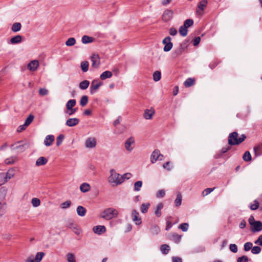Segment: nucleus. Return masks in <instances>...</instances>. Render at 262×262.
<instances>
[{"label":"nucleus","mask_w":262,"mask_h":262,"mask_svg":"<svg viewBox=\"0 0 262 262\" xmlns=\"http://www.w3.org/2000/svg\"><path fill=\"white\" fill-rule=\"evenodd\" d=\"M238 134L236 132H233L229 135L228 142L229 145H238L241 144L246 139V136L242 134L238 138Z\"/></svg>","instance_id":"f257e3e1"},{"label":"nucleus","mask_w":262,"mask_h":262,"mask_svg":"<svg viewBox=\"0 0 262 262\" xmlns=\"http://www.w3.org/2000/svg\"><path fill=\"white\" fill-rule=\"evenodd\" d=\"M111 175L108 178L109 183H116L117 185H120L124 181L125 178L123 176L116 172L115 170L112 169L110 170Z\"/></svg>","instance_id":"f03ea898"},{"label":"nucleus","mask_w":262,"mask_h":262,"mask_svg":"<svg viewBox=\"0 0 262 262\" xmlns=\"http://www.w3.org/2000/svg\"><path fill=\"white\" fill-rule=\"evenodd\" d=\"M118 214L117 210L112 208L105 209L101 214V217L106 220L112 219L114 217H117Z\"/></svg>","instance_id":"7ed1b4c3"},{"label":"nucleus","mask_w":262,"mask_h":262,"mask_svg":"<svg viewBox=\"0 0 262 262\" xmlns=\"http://www.w3.org/2000/svg\"><path fill=\"white\" fill-rule=\"evenodd\" d=\"M171 38L170 36L166 37L162 41V43L164 45L163 51L164 52H169L171 50L173 47V43L171 42Z\"/></svg>","instance_id":"20e7f679"},{"label":"nucleus","mask_w":262,"mask_h":262,"mask_svg":"<svg viewBox=\"0 0 262 262\" xmlns=\"http://www.w3.org/2000/svg\"><path fill=\"white\" fill-rule=\"evenodd\" d=\"M173 15V12L172 10L168 9H166L162 15V19L164 22H168L172 19Z\"/></svg>","instance_id":"39448f33"},{"label":"nucleus","mask_w":262,"mask_h":262,"mask_svg":"<svg viewBox=\"0 0 262 262\" xmlns=\"http://www.w3.org/2000/svg\"><path fill=\"white\" fill-rule=\"evenodd\" d=\"M98 80L95 79L93 80L91 83L90 93L92 95L94 94L96 92V90L103 84L101 81L98 82Z\"/></svg>","instance_id":"423d86ee"},{"label":"nucleus","mask_w":262,"mask_h":262,"mask_svg":"<svg viewBox=\"0 0 262 262\" xmlns=\"http://www.w3.org/2000/svg\"><path fill=\"white\" fill-rule=\"evenodd\" d=\"M250 230L253 232H258L262 230V222L259 221L255 222L250 226Z\"/></svg>","instance_id":"0eeeda50"},{"label":"nucleus","mask_w":262,"mask_h":262,"mask_svg":"<svg viewBox=\"0 0 262 262\" xmlns=\"http://www.w3.org/2000/svg\"><path fill=\"white\" fill-rule=\"evenodd\" d=\"M160 156H162V155L160 153L159 149H155L152 153L150 157V161L152 163H155L158 160H162V159L160 158Z\"/></svg>","instance_id":"6e6552de"},{"label":"nucleus","mask_w":262,"mask_h":262,"mask_svg":"<svg viewBox=\"0 0 262 262\" xmlns=\"http://www.w3.org/2000/svg\"><path fill=\"white\" fill-rule=\"evenodd\" d=\"M15 144H12L11 147L13 150H18L19 152H23L29 147V144L27 142L24 143L22 144L16 145L14 146Z\"/></svg>","instance_id":"1a4fd4ad"},{"label":"nucleus","mask_w":262,"mask_h":262,"mask_svg":"<svg viewBox=\"0 0 262 262\" xmlns=\"http://www.w3.org/2000/svg\"><path fill=\"white\" fill-rule=\"evenodd\" d=\"M92 62V66L94 68H98L100 65V58L98 54H93L91 56Z\"/></svg>","instance_id":"9d476101"},{"label":"nucleus","mask_w":262,"mask_h":262,"mask_svg":"<svg viewBox=\"0 0 262 262\" xmlns=\"http://www.w3.org/2000/svg\"><path fill=\"white\" fill-rule=\"evenodd\" d=\"M96 141L94 138H89L85 142V146L87 148H92L96 146Z\"/></svg>","instance_id":"9b49d317"},{"label":"nucleus","mask_w":262,"mask_h":262,"mask_svg":"<svg viewBox=\"0 0 262 262\" xmlns=\"http://www.w3.org/2000/svg\"><path fill=\"white\" fill-rule=\"evenodd\" d=\"M133 221L136 225H140L142 223L141 218L139 216V212L136 210H133L132 213Z\"/></svg>","instance_id":"f8f14e48"},{"label":"nucleus","mask_w":262,"mask_h":262,"mask_svg":"<svg viewBox=\"0 0 262 262\" xmlns=\"http://www.w3.org/2000/svg\"><path fill=\"white\" fill-rule=\"evenodd\" d=\"M79 119L77 118L68 119L66 122V125L69 127H74L79 123Z\"/></svg>","instance_id":"ddd939ff"},{"label":"nucleus","mask_w":262,"mask_h":262,"mask_svg":"<svg viewBox=\"0 0 262 262\" xmlns=\"http://www.w3.org/2000/svg\"><path fill=\"white\" fill-rule=\"evenodd\" d=\"M135 143L134 138L132 137L127 139L125 142V147L128 151H131L133 148L131 147L132 144Z\"/></svg>","instance_id":"4468645a"},{"label":"nucleus","mask_w":262,"mask_h":262,"mask_svg":"<svg viewBox=\"0 0 262 262\" xmlns=\"http://www.w3.org/2000/svg\"><path fill=\"white\" fill-rule=\"evenodd\" d=\"M93 231L95 233L100 235L106 231V228L104 226H96L93 227Z\"/></svg>","instance_id":"2eb2a0df"},{"label":"nucleus","mask_w":262,"mask_h":262,"mask_svg":"<svg viewBox=\"0 0 262 262\" xmlns=\"http://www.w3.org/2000/svg\"><path fill=\"white\" fill-rule=\"evenodd\" d=\"M155 110L151 107L150 109H146L144 113V117L145 119H151L155 114Z\"/></svg>","instance_id":"dca6fc26"},{"label":"nucleus","mask_w":262,"mask_h":262,"mask_svg":"<svg viewBox=\"0 0 262 262\" xmlns=\"http://www.w3.org/2000/svg\"><path fill=\"white\" fill-rule=\"evenodd\" d=\"M55 140L54 136L52 135H48L46 136L44 143L46 146H51Z\"/></svg>","instance_id":"f3484780"},{"label":"nucleus","mask_w":262,"mask_h":262,"mask_svg":"<svg viewBox=\"0 0 262 262\" xmlns=\"http://www.w3.org/2000/svg\"><path fill=\"white\" fill-rule=\"evenodd\" d=\"M38 66V61L37 60H32L28 64V69L31 71H34L36 70Z\"/></svg>","instance_id":"a211bd4d"},{"label":"nucleus","mask_w":262,"mask_h":262,"mask_svg":"<svg viewBox=\"0 0 262 262\" xmlns=\"http://www.w3.org/2000/svg\"><path fill=\"white\" fill-rule=\"evenodd\" d=\"M22 41V36L20 35H17L12 37L10 40V43L14 45L21 42Z\"/></svg>","instance_id":"6ab92c4d"},{"label":"nucleus","mask_w":262,"mask_h":262,"mask_svg":"<svg viewBox=\"0 0 262 262\" xmlns=\"http://www.w3.org/2000/svg\"><path fill=\"white\" fill-rule=\"evenodd\" d=\"M182 238V235H179L176 233H172L171 234L170 239L174 242L175 243L178 244L180 242Z\"/></svg>","instance_id":"aec40b11"},{"label":"nucleus","mask_w":262,"mask_h":262,"mask_svg":"<svg viewBox=\"0 0 262 262\" xmlns=\"http://www.w3.org/2000/svg\"><path fill=\"white\" fill-rule=\"evenodd\" d=\"M163 208V204L159 203L156 206L155 210V214L157 217H160L161 215V209Z\"/></svg>","instance_id":"412c9836"},{"label":"nucleus","mask_w":262,"mask_h":262,"mask_svg":"<svg viewBox=\"0 0 262 262\" xmlns=\"http://www.w3.org/2000/svg\"><path fill=\"white\" fill-rule=\"evenodd\" d=\"M76 211H77V214L79 216H84L85 215L86 210L84 207H83L82 206H78L77 207Z\"/></svg>","instance_id":"4be33fe9"},{"label":"nucleus","mask_w":262,"mask_h":262,"mask_svg":"<svg viewBox=\"0 0 262 262\" xmlns=\"http://www.w3.org/2000/svg\"><path fill=\"white\" fill-rule=\"evenodd\" d=\"M184 51H185L179 46L178 48L173 52L172 56L173 58H177L181 55Z\"/></svg>","instance_id":"5701e85b"},{"label":"nucleus","mask_w":262,"mask_h":262,"mask_svg":"<svg viewBox=\"0 0 262 262\" xmlns=\"http://www.w3.org/2000/svg\"><path fill=\"white\" fill-rule=\"evenodd\" d=\"M48 162V160L47 158L43 157H39L36 162V165L37 166L44 165Z\"/></svg>","instance_id":"b1692460"},{"label":"nucleus","mask_w":262,"mask_h":262,"mask_svg":"<svg viewBox=\"0 0 262 262\" xmlns=\"http://www.w3.org/2000/svg\"><path fill=\"white\" fill-rule=\"evenodd\" d=\"M94 39L92 37H90L87 35H84L82 37L81 41L84 44H87L92 42Z\"/></svg>","instance_id":"393cba45"},{"label":"nucleus","mask_w":262,"mask_h":262,"mask_svg":"<svg viewBox=\"0 0 262 262\" xmlns=\"http://www.w3.org/2000/svg\"><path fill=\"white\" fill-rule=\"evenodd\" d=\"M90 85V82L89 80H84L79 83V87L81 90H86Z\"/></svg>","instance_id":"a878e982"},{"label":"nucleus","mask_w":262,"mask_h":262,"mask_svg":"<svg viewBox=\"0 0 262 262\" xmlns=\"http://www.w3.org/2000/svg\"><path fill=\"white\" fill-rule=\"evenodd\" d=\"M195 83V79L192 78H187L184 82V85L186 88H189L193 85Z\"/></svg>","instance_id":"bb28decb"},{"label":"nucleus","mask_w":262,"mask_h":262,"mask_svg":"<svg viewBox=\"0 0 262 262\" xmlns=\"http://www.w3.org/2000/svg\"><path fill=\"white\" fill-rule=\"evenodd\" d=\"M112 76V73L109 71H106L103 72L100 76L101 80H105L107 78H111Z\"/></svg>","instance_id":"cd10ccee"},{"label":"nucleus","mask_w":262,"mask_h":262,"mask_svg":"<svg viewBox=\"0 0 262 262\" xmlns=\"http://www.w3.org/2000/svg\"><path fill=\"white\" fill-rule=\"evenodd\" d=\"M90 186L89 184L86 183H82L80 186V190L82 192H86L90 189Z\"/></svg>","instance_id":"c85d7f7f"},{"label":"nucleus","mask_w":262,"mask_h":262,"mask_svg":"<svg viewBox=\"0 0 262 262\" xmlns=\"http://www.w3.org/2000/svg\"><path fill=\"white\" fill-rule=\"evenodd\" d=\"M160 250L164 254H167L170 251V247L167 244H163L160 246Z\"/></svg>","instance_id":"c756f323"},{"label":"nucleus","mask_w":262,"mask_h":262,"mask_svg":"<svg viewBox=\"0 0 262 262\" xmlns=\"http://www.w3.org/2000/svg\"><path fill=\"white\" fill-rule=\"evenodd\" d=\"M190 42V39L188 38L185 39L182 43L180 44V47L185 51L189 46Z\"/></svg>","instance_id":"7c9ffc66"},{"label":"nucleus","mask_w":262,"mask_h":262,"mask_svg":"<svg viewBox=\"0 0 262 262\" xmlns=\"http://www.w3.org/2000/svg\"><path fill=\"white\" fill-rule=\"evenodd\" d=\"M150 206V204L149 203H143L140 206V210L142 213H145L147 212L148 209Z\"/></svg>","instance_id":"2f4dec72"},{"label":"nucleus","mask_w":262,"mask_h":262,"mask_svg":"<svg viewBox=\"0 0 262 262\" xmlns=\"http://www.w3.org/2000/svg\"><path fill=\"white\" fill-rule=\"evenodd\" d=\"M21 25L20 23H15L11 27V30L13 32H17L20 30Z\"/></svg>","instance_id":"473e14b6"},{"label":"nucleus","mask_w":262,"mask_h":262,"mask_svg":"<svg viewBox=\"0 0 262 262\" xmlns=\"http://www.w3.org/2000/svg\"><path fill=\"white\" fill-rule=\"evenodd\" d=\"M76 101L75 99H70L66 104V110H70L75 106Z\"/></svg>","instance_id":"72a5a7b5"},{"label":"nucleus","mask_w":262,"mask_h":262,"mask_svg":"<svg viewBox=\"0 0 262 262\" xmlns=\"http://www.w3.org/2000/svg\"><path fill=\"white\" fill-rule=\"evenodd\" d=\"M243 159L245 162H249L252 160V157L250 152L249 151H246L243 155Z\"/></svg>","instance_id":"f704fd0d"},{"label":"nucleus","mask_w":262,"mask_h":262,"mask_svg":"<svg viewBox=\"0 0 262 262\" xmlns=\"http://www.w3.org/2000/svg\"><path fill=\"white\" fill-rule=\"evenodd\" d=\"M207 4V0H202L198 4V8L201 10L203 11L204 9L206 7Z\"/></svg>","instance_id":"c9c22d12"},{"label":"nucleus","mask_w":262,"mask_h":262,"mask_svg":"<svg viewBox=\"0 0 262 262\" xmlns=\"http://www.w3.org/2000/svg\"><path fill=\"white\" fill-rule=\"evenodd\" d=\"M261 145H258L254 147L253 150H254V154L256 157L259 156L260 155H261Z\"/></svg>","instance_id":"e433bc0d"},{"label":"nucleus","mask_w":262,"mask_h":262,"mask_svg":"<svg viewBox=\"0 0 262 262\" xmlns=\"http://www.w3.org/2000/svg\"><path fill=\"white\" fill-rule=\"evenodd\" d=\"M179 32L181 36L184 37L187 35L188 29L182 25L180 27Z\"/></svg>","instance_id":"4c0bfd02"},{"label":"nucleus","mask_w":262,"mask_h":262,"mask_svg":"<svg viewBox=\"0 0 262 262\" xmlns=\"http://www.w3.org/2000/svg\"><path fill=\"white\" fill-rule=\"evenodd\" d=\"M45 255V253L43 252H37L35 257V262H40L42 260Z\"/></svg>","instance_id":"58836bf2"},{"label":"nucleus","mask_w":262,"mask_h":262,"mask_svg":"<svg viewBox=\"0 0 262 262\" xmlns=\"http://www.w3.org/2000/svg\"><path fill=\"white\" fill-rule=\"evenodd\" d=\"M160 231L159 227L156 225L152 226L150 229V233L153 235H157Z\"/></svg>","instance_id":"ea45409f"},{"label":"nucleus","mask_w":262,"mask_h":262,"mask_svg":"<svg viewBox=\"0 0 262 262\" xmlns=\"http://www.w3.org/2000/svg\"><path fill=\"white\" fill-rule=\"evenodd\" d=\"M182 195L180 193H178L177 195V198L174 201L175 206L176 207H179L182 203Z\"/></svg>","instance_id":"a19ab883"},{"label":"nucleus","mask_w":262,"mask_h":262,"mask_svg":"<svg viewBox=\"0 0 262 262\" xmlns=\"http://www.w3.org/2000/svg\"><path fill=\"white\" fill-rule=\"evenodd\" d=\"M89 63L87 61H84L81 63V68L83 72H86L89 70Z\"/></svg>","instance_id":"79ce46f5"},{"label":"nucleus","mask_w":262,"mask_h":262,"mask_svg":"<svg viewBox=\"0 0 262 262\" xmlns=\"http://www.w3.org/2000/svg\"><path fill=\"white\" fill-rule=\"evenodd\" d=\"M76 43V39L74 37H70L66 41V45L68 47L74 46Z\"/></svg>","instance_id":"37998d69"},{"label":"nucleus","mask_w":262,"mask_h":262,"mask_svg":"<svg viewBox=\"0 0 262 262\" xmlns=\"http://www.w3.org/2000/svg\"><path fill=\"white\" fill-rule=\"evenodd\" d=\"M161 78V73L159 71H155L153 74V79L155 81H158Z\"/></svg>","instance_id":"c03bdc74"},{"label":"nucleus","mask_w":262,"mask_h":262,"mask_svg":"<svg viewBox=\"0 0 262 262\" xmlns=\"http://www.w3.org/2000/svg\"><path fill=\"white\" fill-rule=\"evenodd\" d=\"M259 206V203L257 200H255L253 201V203L251 204L250 205V208L252 210H255L258 208Z\"/></svg>","instance_id":"a18cd8bd"},{"label":"nucleus","mask_w":262,"mask_h":262,"mask_svg":"<svg viewBox=\"0 0 262 262\" xmlns=\"http://www.w3.org/2000/svg\"><path fill=\"white\" fill-rule=\"evenodd\" d=\"M6 203H2L0 202V217L2 216L6 213Z\"/></svg>","instance_id":"49530a36"},{"label":"nucleus","mask_w":262,"mask_h":262,"mask_svg":"<svg viewBox=\"0 0 262 262\" xmlns=\"http://www.w3.org/2000/svg\"><path fill=\"white\" fill-rule=\"evenodd\" d=\"M88 102V97L84 95L81 97L80 104L81 106H84Z\"/></svg>","instance_id":"de8ad7c7"},{"label":"nucleus","mask_w":262,"mask_h":262,"mask_svg":"<svg viewBox=\"0 0 262 262\" xmlns=\"http://www.w3.org/2000/svg\"><path fill=\"white\" fill-rule=\"evenodd\" d=\"M193 24V20L192 19H187L185 20L183 27H185L186 28H188L191 26H192Z\"/></svg>","instance_id":"09e8293b"},{"label":"nucleus","mask_w":262,"mask_h":262,"mask_svg":"<svg viewBox=\"0 0 262 262\" xmlns=\"http://www.w3.org/2000/svg\"><path fill=\"white\" fill-rule=\"evenodd\" d=\"M34 117L33 115L30 114L25 121V126H28L33 120Z\"/></svg>","instance_id":"8fccbe9b"},{"label":"nucleus","mask_w":262,"mask_h":262,"mask_svg":"<svg viewBox=\"0 0 262 262\" xmlns=\"http://www.w3.org/2000/svg\"><path fill=\"white\" fill-rule=\"evenodd\" d=\"M142 186V182L141 181H137L134 184V190L136 191H140Z\"/></svg>","instance_id":"3c124183"},{"label":"nucleus","mask_w":262,"mask_h":262,"mask_svg":"<svg viewBox=\"0 0 262 262\" xmlns=\"http://www.w3.org/2000/svg\"><path fill=\"white\" fill-rule=\"evenodd\" d=\"M261 251V248L258 246H255L254 247H252V248L251 249V252L253 254H259Z\"/></svg>","instance_id":"603ef678"},{"label":"nucleus","mask_w":262,"mask_h":262,"mask_svg":"<svg viewBox=\"0 0 262 262\" xmlns=\"http://www.w3.org/2000/svg\"><path fill=\"white\" fill-rule=\"evenodd\" d=\"M71 205V201L70 200L67 201L60 204V207L62 209H67L69 208Z\"/></svg>","instance_id":"864d4df0"},{"label":"nucleus","mask_w":262,"mask_h":262,"mask_svg":"<svg viewBox=\"0 0 262 262\" xmlns=\"http://www.w3.org/2000/svg\"><path fill=\"white\" fill-rule=\"evenodd\" d=\"M189 224L187 223H182L179 225V228L181 229L183 231L186 232L188 230Z\"/></svg>","instance_id":"5fc2aeb1"},{"label":"nucleus","mask_w":262,"mask_h":262,"mask_svg":"<svg viewBox=\"0 0 262 262\" xmlns=\"http://www.w3.org/2000/svg\"><path fill=\"white\" fill-rule=\"evenodd\" d=\"M253 247V244L251 242H247L244 245V249L245 251H248L251 250Z\"/></svg>","instance_id":"6e6d98bb"},{"label":"nucleus","mask_w":262,"mask_h":262,"mask_svg":"<svg viewBox=\"0 0 262 262\" xmlns=\"http://www.w3.org/2000/svg\"><path fill=\"white\" fill-rule=\"evenodd\" d=\"M64 136L63 134H60L56 139V145L59 146L62 142Z\"/></svg>","instance_id":"4d7b16f0"},{"label":"nucleus","mask_w":262,"mask_h":262,"mask_svg":"<svg viewBox=\"0 0 262 262\" xmlns=\"http://www.w3.org/2000/svg\"><path fill=\"white\" fill-rule=\"evenodd\" d=\"M31 203L34 207H37L40 204V201L38 198H33L31 200Z\"/></svg>","instance_id":"13d9d810"},{"label":"nucleus","mask_w":262,"mask_h":262,"mask_svg":"<svg viewBox=\"0 0 262 262\" xmlns=\"http://www.w3.org/2000/svg\"><path fill=\"white\" fill-rule=\"evenodd\" d=\"M6 182H7V181L5 172L0 173V186L5 184Z\"/></svg>","instance_id":"bf43d9fd"},{"label":"nucleus","mask_w":262,"mask_h":262,"mask_svg":"<svg viewBox=\"0 0 262 262\" xmlns=\"http://www.w3.org/2000/svg\"><path fill=\"white\" fill-rule=\"evenodd\" d=\"M249 258L246 255H243L239 257L237 259V262H248Z\"/></svg>","instance_id":"052dcab7"},{"label":"nucleus","mask_w":262,"mask_h":262,"mask_svg":"<svg viewBox=\"0 0 262 262\" xmlns=\"http://www.w3.org/2000/svg\"><path fill=\"white\" fill-rule=\"evenodd\" d=\"M77 111V108H71V109L70 110H66L65 111V113L68 114L69 116H71L74 113H75Z\"/></svg>","instance_id":"680f3d73"},{"label":"nucleus","mask_w":262,"mask_h":262,"mask_svg":"<svg viewBox=\"0 0 262 262\" xmlns=\"http://www.w3.org/2000/svg\"><path fill=\"white\" fill-rule=\"evenodd\" d=\"M67 259L68 262H76L74 255L72 253H69L67 254Z\"/></svg>","instance_id":"e2e57ef3"},{"label":"nucleus","mask_w":262,"mask_h":262,"mask_svg":"<svg viewBox=\"0 0 262 262\" xmlns=\"http://www.w3.org/2000/svg\"><path fill=\"white\" fill-rule=\"evenodd\" d=\"M215 189V188H207L206 189H205V190H204V191L202 192V195L204 196H206L207 195H208V194H209L210 193H211L214 189Z\"/></svg>","instance_id":"0e129e2a"},{"label":"nucleus","mask_w":262,"mask_h":262,"mask_svg":"<svg viewBox=\"0 0 262 262\" xmlns=\"http://www.w3.org/2000/svg\"><path fill=\"white\" fill-rule=\"evenodd\" d=\"M229 249L233 253H236L238 251L237 246L235 244H231L229 246Z\"/></svg>","instance_id":"69168bd1"},{"label":"nucleus","mask_w":262,"mask_h":262,"mask_svg":"<svg viewBox=\"0 0 262 262\" xmlns=\"http://www.w3.org/2000/svg\"><path fill=\"white\" fill-rule=\"evenodd\" d=\"M48 93V90L45 88H40L39 90V94L41 96L47 95Z\"/></svg>","instance_id":"338daca9"},{"label":"nucleus","mask_w":262,"mask_h":262,"mask_svg":"<svg viewBox=\"0 0 262 262\" xmlns=\"http://www.w3.org/2000/svg\"><path fill=\"white\" fill-rule=\"evenodd\" d=\"M219 63H220V61H217V60L213 61L211 62L209 64V67L212 70V69H214L218 65V64Z\"/></svg>","instance_id":"774afa93"}]
</instances>
